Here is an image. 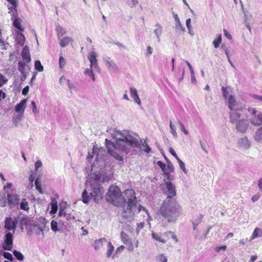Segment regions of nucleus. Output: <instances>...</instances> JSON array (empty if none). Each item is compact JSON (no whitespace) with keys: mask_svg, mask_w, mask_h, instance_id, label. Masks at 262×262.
<instances>
[{"mask_svg":"<svg viewBox=\"0 0 262 262\" xmlns=\"http://www.w3.org/2000/svg\"><path fill=\"white\" fill-rule=\"evenodd\" d=\"M46 224L44 223V220L42 222L37 221L31 226H30V229L35 232L37 235L41 234L42 237H44L43 229L45 228Z\"/></svg>","mask_w":262,"mask_h":262,"instance_id":"obj_9","label":"nucleus"},{"mask_svg":"<svg viewBox=\"0 0 262 262\" xmlns=\"http://www.w3.org/2000/svg\"><path fill=\"white\" fill-rule=\"evenodd\" d=\"M139 0H126V3L130 7H135L138 4Z\"/></svg>","mask_w":262,"mask_h":262,"instance_id":"obj_43","label":"nucleus"},{"mask_svg":"<svg viewBox=\"0 0 262 262\" xmlns=\"http://www.w3.org/2000/svg\"><path fill=\"white\" fill-rule=\"evenodd\" d=\"M51 229L55 232L59 230L57 227V223L54 220L52 221L51 223Z\"/></svg>","mask_w":262,"mask_h":262,"instance_id":"obj_42","label":"nucleus"},{"mask_svg":"<svg viewBox=\"0 0 262 262\" xmlns=\"http://www.w3.org/2000/svg\"><path fill=\"white\" fill-rule=\"evenodd\" d=\"M120 238L121 241L127 246L128 251H133L134 247L132 240L129 238L128 235L124 231H122L120 233Z\"/></svg>","mask_w":262,"mask_h":262,"instance_id":"obj_12","label":"nucleus"},{"mask_svg":"<svg viewBox=\"0 0 262 262\" xmlns=\"http://www.w3.org/2000/svg\"><path fill=\"white\" fill-rule=\"evenodd\" d=\"M34 67L35 70L39 72H42L43 70V67L41 65V62L39 60H36L35 62Z\"/></svg>","mask_w":262,"mask_h":262,"instance_id":"obj_40","label":"nucleus"},{"mask_svg":"<svg viewBox=\"0 0 262 262\" xmlns=\"http://www.w3.org/2000/svg\"><path fill=\"white\" fill-rule=\"evenodd\" d=\"M169 152H170V154L177 160L179 158L178 157L177 155L176 154L174 150L172 148V147H170L169 148Z\"/></svg>","mask_w":262,"mask_h":262,"instance_id":"obj_57","label":"nucleus"},{"mask_svg":"<svg viewBox=\"0 0 262 262\" xmlns=\"http://www.w3.org/2000/svg\"><path fill=\"white\" fill-rule=\"evenodd\" d=\"M222 41V36L221 34L217 35V38L213 41V45L215 48H217Z\"/></svg>","mask_w":262,"mask_h":262,"instance_id":"obj_39","label":"nucleus"},{"mask_svg":"<svg viewBox=\"0 0 262 262\" xmlns=\"http://www.w3.org/2000/svg\"><path fill=\"white\" fill-rule=\"evenodd\" d=\"M29 86H26V87H25L22 91V94L24 95H26L29 92Z\"/></svg>","mask_w":262,"mask_h":262,"instance_id":"obj_64","label":"nucleus"},{"mask_svg":"<svg viewBox=\"0 0 262 262\" xmlns=\"http://www.w3.org/2000/svg\"><path fill=\"white\" fill-rule=\"evenodd\" d=\"M241 3L242 4V2L241 1ZM242 9L244 13V22L245 23H247L248 20L252 17V15L247 11H245L244 9L243 5L242 4Z\"/></svg>","mask_w":262,"mask_h":262,"instance_id":"obj_35","label":"nucleus"},{"mask_svg":"<svg viewBox=\"0 0 262 262\" xmlns=\"http://www.w3.org/2000/svg\"><path fill=\"white\" fill-rule=\"evenodd\" d=\"M173 17L176 21V28L177 29L181 30L183 32H184L185 31V28L182 25L178 15L174 13H173Z\"/></svg>","mask_w":262,"mask_h":262,"instance_id":"obj_22","label":"nucleus"},{"mask_svg":"<svg viewBox=\"0 0 262 262\" xmlns=\"http://www.w3.org/2000/svg\"><path fill=\"white\" fill-rule=\"evenodd\" d=\"M19 201V198L18 195L5 192L1 195L0 206L4 207L8 204L10 208H13L18 206Z\"/></svg>","mask_w":262,"mask_h":262,"instance_id":"obj_6","label":"nucleus"},{"mask_svg":"<svg viewBox=\"0 0 262 262\" xmlns=\"http://www.w3.org/2000/svg\"><path fill=\"white\" fill-rule=\"evenodd\" d=\"M108 249L106 252V257L109 258L112 256L113 259L115 258V255H113V252L115 250L114 247L112 244L111 242H109L107 243Z\"/></svg>","mask_w":262,"mask_h":262,"instance_id":"obj_24","label":"nucleus"},{"mask_svg":"<svg viewBox=\"0 0 262 262\" xmlns=\"http://www.w3.org/2000/svg\"><path fill=\"white\" fill-rule=\"evenodd\" d=\"M115 142L105 139V145L108 152L114 158L119 161H122V155L127 154L133 147H136L140 150L149 153L151 148L144 141L142 140L138 135L127 130H117L113 129L111 133Z\"/></svg>","mask_w":262,"mask_h":262,"instance_id":"obj_1","label":"nucleus"},{"mask_svg":"<svg viewBox=\"0 0 262 262\" xmlns=\"http://www.w3.org/2000/svg\"><path fill=\"white\" fill-rule=\"evenodd\" d=\"M182 209L176 200H164L158 212L168 222H176L180 216Z\"/></svg>","mask_w":262,"mask_h":262,"instance_id":"obj_5","label":"nucleus"},{"mask_svg":"<svg viewBox=\"0 0 262 262\" xmlns=\"http://www.w3.org/2000/svg\"><path fill=\"white\" fill-rule=\"evenodd\" d=\"M147 52H146V55L147 56H149L150 55H151L152 53V49L151 48V47L149 46H148L147 48Z\"/></svg>","mask_w":262,"mask_h":262,"instance_id":"obj_61","label":"nucleus"},{"mask_svg":"<svg viewBox=\"0 0 262 262\" xmlns=\"http://www.w3.org/2000/svg\"><path fill=\"white\" fill-rule=\"evenodd\" d=\"M130 94L135 102L138 104L140 105L141 101L138 94L137 90L136 88L131 87L130 88Z\"/></svg>","mask_w":262,"mask_h":262,"instance_id":"obj_19","label":"nucleus"},{"mask_svg":"<svg viewBox=\"0 0 262 262\" xmlns=\"http://www.w3.org/2000/svg\"><path fill=\"white\" fill-rule=\"evenodd\" d=\"M228 105L230 109V122L235 124L236 129L241 133L246 132L249 126V120L245 119H241L244 111V107L237 103L232 95L230 96L228 99Z\"/></svg>","mask_w":262,"mask_h":262,"instance_id":"obj_4","label":"nucleus"},{"mask_svg":"<svg viewBox=\"0 0 262 262\" xmlns=\"http://www.w3.org/2000/svg\"><path fill=\"white\" fill-rule=\"evenodd\" d=\"M165 185L166 187L164 189L163 193L167 196L165 200H176L174 198L177 194L175 185L170 181L165 182Z\"/></svg>","mask_w":262,"mask_h":262,"instance_id":"obj_8","label":"nucleus"},{"mask_svg":"<svg viewBox=\"0 0 262 262\" xmlns=\"http://www.w3.org/2000/svg\"><path fill=\"white\" fill-rule=\"evenodd\" d=\"M13 255L19 261H23L24 259V256L20 252L17 250H14L13 251Z\"/></svg>","mask_w":262,"mask_h":262,"instance_id":"obj_38","label":"nucleus"},{"mask_svg":"<svg viewBox=\"0 0 262 262\" xmlns=\"http://www.w3.org/2000/svg\"><path fill=\"white\" fill-rule=\"evenodd\" d=\"M26 66V63L24 62L19 61L18 62V69L21 75L25 74Z\"/></svg>","mask_w":262,"mask_h":262,"instance_id":"obj_36","label":"nucleus"},{"mask_svg":"<svg viewBox=\"0 0 262 262\" xmlns=\"http://www.w3.org/2000/svg\"><path fill=\"white\" fill-rule=\"evenodd\" d=\"M7 81L5 77L0 74V86L5 84Z\"/></svg>","mask_w":262,"mask_h":262,"instance_id":"obj_53","label":"nucleus"},{"mask_svg":"<svg viewBox=\"0 0 262 262\" xmlns=\"http://www.w3.org/2000/svg\"><path fill=\"white\" fill-rule=\"evenodd\" d=\"M177 160L178 161V162L179 163L180 168L182 170V171L185 174H186L187 173V170H186V169L185 168V165L184 163L181 160H180V158H179Z\"/></svg>","mask_w":262,"mask_h":262,"instance_id":"obj_41","label":"nucleus"},{"mask_svg":"<svg viewBox=\"0 0 262 262\" xmlns=\"http://www.w3.org/2000/svg\"><path fill=\"white\" fill-rule=\"evenodd\" d=\"M16 40L18 43L21 46H23L25 42V37L24 35L21 33H18L16 37Z\"/></svg>","mask_w":262,"mask_h":262,"instance_id":"obj_30","label":"nucleus"},{"mask_svg":"<svg viewBox=\"0 0 262 262\" xmlns=\"http://www.w3.org/2000/svg\"><path fill=\"white\" fill-rule=\"evenodd\" d=\"M27 99H24L16 104L15 106V111L17 113L24 114L26 107Z\"/></svg>","mask_w":262,"mask_h":262,"instance_id":"obj_16","label":"nucleus"},{"mask_svg":"<svg viewBox=\"0 0 262 262\" xmlns=\"http://www.w3.org/2000/svg\"><path fill=\"white\" fill-rule=\"evenodd\" d=\"M67 212H68V209H67V210L64 209V210H59V212H58V216L60 217H62V216L65 217Z\"/></svg>","mask_w":262,"mask_h":262,"instance_id":"obj_55","label":"nucleus"},{"mask_svg":"<svg viewBox=\"0 0 262 262\" xmlns=\"http://www.w3.org/2000/svg\"><path fill=\"white\" fill-rule=\"evenodd\" d=\"M97 57V54L96 53V52L92 50L91 51V52L89 53L88 59L90 60L91 63L90 67L91 68H94L96 70H99Z\"/></svg>","mask_w":262,"mask_h":262,"instance_id":"obj_14","label":"nucleus"},{"mask_svg":"<svg viewBox=\"0 0 262 262\" xmlns=\"http://www.w3.org/2000/svg\"><path fill=\"white\" fill-rule=\"evenodd\" d=\"M13 233L8 232L5 236V240L3 244L4 250L11 251L13 247Z\"/></svg>","mask_w":262,"mask_h":262,"instance_id":"obj_11","label":"nucleus"},{"mask_svg":"<svg viewBox=\"0 0 262 262\" xmlns=\"http://www.w3.org/2000/svg\"><path fill=\"white\" fill-rule=\"evenodd\" d=\"M31 105H32V108H33V110H32L33 113H38V111H37V108H36V104H35V101H32Z\"/></svg>","mask_w":262,"mask_h":262,"instance_id":"obj_59","label":"nucleus"},{"mask_svg":"<svg viewBox=\"0 0 262 262\" xmlns=\"http://www.w3.org/2000/svg\"><path fill=\"white\" fill-rule=\"evenodd\" d=\"M23 114H24L18 113V114L13 116L12 120L15 126H17L19 122L21 120L23 117Z\"/></svg>","mask_w":262,"mask_h":262,"instance_id":"obj_29","label":"nucleus"},{"mask_svg":"<svg viewBox=\"0 0 262 262\" xmlns=\"http://www.w3.org/2000/svg\"><path fill=\"white\" fill-rule=\"evenodd\" d=\"M178 123L180 125L181 130L182 131L185 135H188V132L185 129L184 125L180 121H178Z\"/></svg>","mask_w":262,"mask_h":262,"instance_id":"obj_47","label":"nucleus"},{"mask_svg":"<svg viewBox=\"0 0 262 262\" xmlns=\"http://www.w3.org/2000/svg\"><path fill=\"white\" fill-rule=\"evenodd\" d=\"M103 181L100 173H93L90 174L85 183V189L82 193V200L84 203H89L91 199H94L97 203L102 198L104 191L100 183Z\"/></svg>","mask_w":262,"mask_h":262,"instance_id":"obj_3","label":"nucleus"},{"mask_svg":"<svg viewBox=\"0 0 262 262\" xmlns=\"http://www.w3.org/2000/svg\"><path fill=\"white\" fill-rule=\"evenodd\" d=\"M64 217L68 221L75 219L74 215L72 213H68V212H67L66 215Z\"/></svg>","mask_w":262,"mask_h":262,"instance_id":"obj_49","label":"nucleus"},{"mask_svg":"<svg viewBox=\"0 0 262 262\" xmlns=\"http://www.w3.org/2000/svg\"><path fill=\"white\" fill-rule=\"evenodd\" d=\"M21 19L20 18L17 17L13 20V25L19 31H23L24 30V28L21 27Z\"/></svg>","mask_w":262,"mask_h":262,"instance_id":"obj_26","label":"nucleus"},{"mask_svg":"<svg viewBox=\"0 0 262 262\" xmlns=\"http://www.w3.org/2000/svg\"><path fill=\"white\" fill-rule=\"evenodd\" d=\"M73 41V39L71 37H65L62 38L60 40V45L62 47H65L67 45H69L70 42H71Z\"/></svg>","mask_w":262,"mask_h":262,"instance_id":"obj_27","label":"nucleus"},{"mask_svg":"<svg viewBox=\"0 0 262 262\" xmlns=\"http://www.w3.org/2000/svg\"><path fill=\"white\" fill-rule=\"evenodd\" d=\"M237 146L241 149L247 150L251 147V143L247 136H244L238 139Z\"/></svg>","mask_w":262,"mask_h":262,"instance_id":"obj_13","label":"nucleus"},{"mask_svg":"<svg viewBox=\"0 0 262 262\" xmlns=\"http://www.w3.org/2000/svg\"><path fill=\"white\" fill-rule=\"evenodd\" d=\"M18 217H14L13 219L12 217H8L5 219V228L8 230H13V234L16 229V225L18 223Z\"/></svg>","mask_w":262,"mask_h":262,"instance_id":"obj_10","label":"nucleus"},{"mask_svg":"<svg viewBox=\"0 0 262 262\" xmlns=\"http://www.w3.org/2000/svg\"><path fill=\"white\" fill-rule=\"evenodd\" d=\"M168 235H171V238L174 239L176 242H178V240L177 239V236L172 232L169 231L168 232H166L163 234L164 236H168Z\"/></svg>","mask_w":262,"mask_h":262,"instance_id":"obj_48","label":"nucleus"},{"mask_svg":"<svg viewBox=\"0 0 262 262\" xmlns=\"http://www.w3.org/2000/svg\"><path fill=\"white\" fill-rule=\"evenodd\" d=\"M151 236L155 240L163 243H165L166 242V240L164 238L162 237V236L161 234H157L155 233H152L151 234Z\"/></svg>","mask_w":262,"mask_h":262,"instance_id":"obj_32","label":"nucleus"},{"mask_svg":"<svg viewBox=\"0 0 262 262\" xmlns=\"http://www.w3.org/2000/svg\"><path fill=\"white\" fill-rule=\"evenodd\" d=\"M19 225L21 231H23L24 227L30 229V226L32 224H31L30 218L28 216H23L19 221Z\"/></svg>","mask_w":262,"mask_h":262,"instance_id":"obj_15","label":"nucleus"},{"mask_svg":"<svg viewBox=\"0 0 262 262\" xmlns=\"http://www.w3.org/2000/svg\"><path fill=\"white\" fill-rule=\"evenodd\" d=\"M20 209L25 211H28L29 209V203L26 199L21 200L20 203Z\"/></svg>","mask_w":262,"mask_h":262,"instance_id":"obj_31","label":"nucleus"},{"mask_svg":"<svg viewBox=\"0 0 262 262\" xmlns=\"http://www.w3.org/2000/svg\"><path fill=\"white\" fill-rule=\"evenodd\" d=\"M51 210L50 211V213L51 214H54L55 213L58 209L57 206V202L56 200L54 199H52L51 202Z\"/></svg>","mask_w":262,"mask_h":262,"instance_id":"obj_28","label":"nucleus"},{"mask_svg":"<svg viewBox=\"0 0 262 262\" xmlns=\"http://www.w3.org/2000/svg\"><path fill=\"white\" fill-rule=\"evenodd\" d=\"M222 92L224 97L227 98L228 96V91L226 88H222Z\"/></svg>","mask_w":262,"mask_h":262,"instance_id":"obj_62","label":"nucleus"},{"mask_svg":"<svg viewBox=\"0 0 262 262\" xmlns=\"http://www.w3.org/2000/svg\"><path fill=\"white\" fill-rule=\"evenodd\" d=\"M67 203L66 202H62L59 204V210H67Z\"/></svg>","mask_w":262,"mask_h":262,"instance_id":"obj_50","label":"nucleus"},{"mask_svg":"<svg viewBox=\"0 0 262 262\" xmlns=\"http://www.w3.org/2000/svg\"><path fill=\"white\" fill-rule=\"evenodd\" d=\"M66 61L65 59L62 57L60 56L59 59V66L60 69H62L66 65Z\"/></svg>","mask_w":262,"mask_h":262,"instance_id":"obj_45","label":"nucleus"},{"mask_svg":"<svg viewBox=\"0 0 262 262\" xmlns=\"http://www.w3.org/2000/svg\"><path fill=\"white\" fill-rule=\"evenodd\" d=\"M262 236V230L258 228H256L254 229V230L252 234L251 238L253 239L258 236Z\"/></svg>","mask_w":262,"mask_h":262,"instance_id":"obj_34","label":"nucleus"},{"mask_svg":"<svg viewBox=\"0 0 262 262\" xmlns=\"http://www.w3.org/2000/svg\"><path fill=\"white\" fill-rule=\"evenodd\" d=\"M226 248H227V247L225 245L222 246H219V247H216L215 248V251L216 252H219L221 250L225 251L226 249Z\"/></svg>","mask_w":262,"mask_h":262,"instance_id":"obj_63","label":"nucleus"},{"mask_svg":"<svg viewBox=\"0 0 262 262\" xmlns=\"http://www.w3.org/2000/svg\"><path fill=\"white\" fill-rule=\"evenodd\" d=\"M144 225V223L141 222L140 223L137 224V228L136 229V232L137 234H139L140 229H142Z\"/></svg>","mask_w":262,"mask_h":262,"instance_id":"obj_56","label":"nucleus"},{"mask_svg":"<svg viewBox=\"0 0 262 262\" xmlns=\"http://www.w3.org/2000/svg\"><path fill=\"white\" fill-rule=\"evenodd\" d=\"M157 165L161 168V169L163 171H165V165L161 161H158L157 162Z\"/></svg>","mask_w":262,"mask_h":262,"instance_id":"obj_52","label":"nucleus"},{"mask_svg":"<svg viewBox=\"0 0 262 262\" xmlns=\"http://www.w3.org/2000/svg\"><path fill=\"white\" fill-rule=\"evenodd\" d=\"M190 76H191V82L193 84H195L196 83V80L195 78L194 72H193L190 73Z\"/></svg>","mask_w":262,"mask_h":262,"instance_id":"obj_60","label":"nucleus"},{"mask_svg":"<svg viewBox=\"0 0 262 262\" xmlns=\"http://www.w3.org/2000/svg\"><path fill=\"white\" fill-rule=\"evenodd\" d=\"M21 56L23 60L26 62H29L31 61V57L29 52V47L25 46L23 49L21 51Z\"/></svg>","mask_w":262,"mask_h":262,"instance_id":"obj_17","label":"nucleus"},{"mask_svg":"<svg viewBox=\"0 0 262 262\" xmlns=\"http://www.w3.org/2000/svg\"><path fill=\"white\" fill-rule=\"evenodd\" d=\"M167 163V169H169L170 172H173L174 170V167H173V166L172 163L170 161H168V162Z\"/></svg>","mask_w":262,"mask_h":262,"instance_id":"obj_54","label":"nucleus"},{"mask_svg":"<svg viewBox=\"0 0 262 262\" xmlns=\"http://www.w3.org/2000/svg\"><path fill=\"white\" fill-rule=\"evenodd\" d=\"M92 69V68H91L90 67V69L88 68V69H85L84 73L85 75L90 77L93 81H95V77L94 74Z\"/></svg>","mask_w":262,"mask_h":262,"instance_id":"obj_33","label":"nucleus"},{"mask_svg":"<svg viewBox=\"0 0 262 262\" xmlns=\"http://www.w3.org/2000/svg\"><path fill=\"white\" fill-rule=\"evenodd\" d=\"M159 260L160 262H167V259L166 257L163 254H161L159 257Z\"/></svg>","mask_w":262,"mask_h":262,"instance_id":"obj_58","label":"nucleus"},{"mask_svg":"<svg viewBox=\"0 0 262 262\" xmlns=\"http://www.w3.org/2000/svg\"><path fill=\"white\" fill-rule=\"evenodd\" d=\"M169 127L170 128V130H171V134H172V135L173 136V137L174 138H176L177 137V132L176 130V129H175V127L172 124V122L171 121H170V124H169Z\"/></svg>","mask_w":262,"mask_h":262,"instance_id":"obj_46","label":"nucleus"},{"mask_svg":"<svg viewBox=\"0 0 262 262\" xmlns=\"http://www.w3.org/2000/svg\"><path fill=\"white\" fill-rule=\"evenodd\" d=\"M203 218V215L201 214H197L192 217V223L194 230L196 229L198 225L201 223Z\"/></svg>","mask_w":262,"mask_h":262,"instance_id":"obj_18","label":"nucleus"},{"mask_svg":"<svg viewBox=\"0 0 262 262\" xmlns=\"http://www.w3.org/2000/svg\"><path fill=\"white\" fill-rule=\"evenodd\" d=\"M35 187L36 189L41 193H42V188L41 186L39 184L38 182V179H36L35 182Z\"/></svg>","mask_w":262,"mask_h":262,"instance_id":"obj_51","label":"nucleus"},{"mask_svg":"<svg viewBox=\"0 0 262 262\" xmlns=\"http://www.w3.org/2000/svg\"><path fill=\"white\" fill-rule=\"evenodd\" d=\"M106 242L107 239L105 238L96 239L94 243L93 246L96 250H98L102 247L103 243Z\"/></svg>","mask_w":262,"mask_h":262,"instance_id":"obj_20","label":"nucleus"},{"mask_svg":"<svg viewBox=\"0 0 262 262\" xmlns=\"http://www.w3.org/2000/svg\"><path fill=\"white\" fill-rule=\"evenodd\" d=\"M191 19L190 18L186 19V27L188 30V33L191 36L194 35V32L191 30Z\"/></svg>","mask_w":262,"mask_h":262,"instance_id":"obj_37","label":"nucleus"},{"mask_svg":"<svg viewBox=\"0 0 262 262\" xmlns=\"http://www.w3.org/2000/svg\"><path fill=\"white\" fill-rule=\"evenodd\" d=\"M248 111L251 115V124L254 126L262 125V113L258 112L255 108H249Z\"/></svg>","mask_w":262,"mask_h":262,"instance_id":"obj_7","label":"nucleus"},{"mask_svg":"<svg viewBox=\"0 0 262 262\" xmlns=\"http://www.w3.org/2000/svg\"><path fill=\"white\" fill-rule=\"evenodd\" d=\"M253 138L256 142H262V127L256 130Z\"/></svg>","mask_w":262,"mask_h":262,"instance_id":"obj_23","label":"nucleus"},{"mask_svg":"<svg viewBox=\"0 0 262 262\" xmlns=\"http://www.w3.org/2000/svg\"><path fill=\"white\" fill-rule=\"evenodd\" d=\"M105 198L107 202L114 206L122 205V215L128 222L133 220L135 215L142 210L148 213L144 207L138 204L135 192L133 189L125 190L122 195L119 187L112 185L109 187Z\"/></svg>","mask_w":262,"mask_h":262,"instance_id":"obj_2","label":"nucleus"},{"mask_svg":"<svg viewBox=\"0 0 262 262\" xmlns=\"http://www.w3.org/2000/svg\"><path fill=\"white\" fill-rule=\"evenodd\" d=\"M105 62L107 66V68L109 70H110L111 71H112L114 72H116L118 71V67L116 65V64L115 63H114L113 61L106 60L105 61Z\"/></svg>","mask_w":262,"mask_h":262,"instance_id":"obj_25","label":"nucleus"},{"mask_svg":"<svg viewBox=\"0 0 262 262\" xmlns=\"http://www.w3.org/2000/svg\"><path fill=\"white\" fill-rule=\"evenodd\" d=\"M3 256L8 259L9 260L12 261L13 260V258L12 255L8 252H4L3 254Z\"/></svg>","mask_w":262,"mask_h":262,"instance_id":"obj_44","label":"nucleus"},{"mask_svg":"<svg viewBox=\"0 0 262 262\" xmlns=\"http://www.w3.org/2000/svg\"><path fill=\"white\" fill-rule=\"evenodd\" d=\"M155 29L154 31V32L157 36V41L158 42H160V36L162 32V27L159 24H156L155 25Z\"/></svg>","mask_w":262,"mask_h":262,"instance_id":"obj_21","label":"nucleus"}]
</instances>
